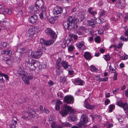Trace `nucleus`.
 <instances>
[{
	"instance_id": "f257e3e1",
	"label": "nucleus",
	"mask_w": 128,
	"mask_h": 128,
	"mask_svg": "<svg viewBox=\"0 0 128 128\" xmlns=\"http://www.w3.org/2000/svg\"><path fill=\"white\" fill-rule=\"evenodd\" d=\"M78 21V19L74 18L72 16H69L67 21L64 22V26L67 29H76L77 28V24Z\"/></svg>"
},
{
	"instance_id": "f03ea898",
	"label": "nucleus",
	"mask_w": 128,
	"mask_h": 128,
	"mask_svg": "<svg viewBox=\"0 0 128 128\" xmlns=\"http://www.w3.org/2000/svg\"><path fill=\"white\" fill-rule=\"evenodd\" d=\"M69 112H74V109L67 104H64L63 106V109L60 112V113L62 116H64L67 115Z\"/></svg>"
},
{
	"instance_id": "7ed1b4c3",
	"label": "nucleus",
	"mask_w": 128,
	"mask_h": 128,
	"mask_svg": "<svg viewBox=\"0 0 128 128\" xmlns=\"http://www.w3.org/2000/svg\"><path fill=\"white\" fill-rule=\"evenodd\" d=\"M42 0H36V2L35 6L34 5H31L28 7V11L29 13L34 14L38 10L39 6L40 5L38 6V4L39 2H40L42 4Z\"/></svg>"
},
{
	"instance_id": "20e7f679",
	"label": "nucleus",
	"mask_w": 128,
	"mask_h": 128,
	"mask_svg": "<svg viewBox=\"0 0 128 128\" xmlns=\"http://www.w3.org/2000/svg\"><path fill=\"white\" fill-rule=\"evenodd\" d=\"M87 116L86 114H83L81 116L80 122L76 124V125L80 127H82L88 122Z\"/></svg>"
},
{
	"instance_id": "39448f33",
	"label": "nucleus",
	"mask_w": 128,
	"mask_h": 128,
	"mask_svg": "<svg viewBox=\"0 0 128 128\" xmlns=\"http://www.w3.org/2000/svg\"><path fill=\"white\" fill-rule=\"evenodd\" d=\"M33 78V76L32 73L27 74L26 75H24L22 78L23 80L27 84H28L30 83L29 80Z\"/></svg>"
},
{
	"instance_id": "423d86ee",
	"label": "nucleus",
	"mask_w": 128,
	"mask_h": 128,
	"mask_svg": "<svg viewBox=\"0 0 128 128\" xmlns=\"http://www.w3.org/2000/svg\"><path fill=\"white\" fill-rule=\"evenodd\" d=\"M45 33L47 34L50 35L52 38H55L57 37L55 32L52 31L50 28H46L45 30Z\"/></svg>"
},
{
	"instance_id": "0eeeda50",
	"label": "nucleus",
	"mask_w": 128,
	"mask_h": 128,
	"mask_svg": "<svg viewBox=\"0 0 128 128\" xmlns=\"http://www.w3.org/2000/svg\"><path fill=\"white\" fill-rule=\"evenodd\" d=\"M40 42L42 45L49 46L52 44L54 42L53 40H46L43 38L40 40Z\"/></svg>"
},
{
	"instance_id": "6e6552de",
	"label": "nucleus",
	"mask_w": 128,
	"mask_h": 128,
	"mask_svg": "<svg viewBox=\"0 0 128 128\" xmlns=\"http://www.w3.org/2000/svg\"><path fill=\"white\" fill-rule=\"evenodd\" d=\"M74 98L72 96H67L64 97V102L68 104H72L74 102Z\"/></svg>"
},
{
	"instance_id": "1a4fd4ad",
	"label": "nucleus",
	"mask_w": 128,
	"mask_h": 128,
	"mask_svg": "<svg viewBox=\"0 0 128 128\" xmlns=\"http://www.w3.org/2000/svg\"><path fill=\"white\" fill-rule=\"evenodd\" d=\"M42 52L41 51L39 50L37 51L31 53L32 57L36 58L40 57L42 56Z\"/></svg>"
},
{
	"instance_id": "9d476101",
	"label": "nucleus",
	"mask_w": 128,
	"mask_h": 128,
	"mask_svg": "<svg viewBox=\"0 0 128 128\" xmlns=\"http://www.w3.org/2000/svg\"><path fill=\"white\" fill-rule=\"evenodd\" d=\"M36 113H34V114H32L29 113L28 112H26L25 113V115L22 116L23 118L24 119H27L28 120H30L32 118H34L36 115Z\"/></svg>"
},
{
	"instance_id": "9b49d317",
	"label": "nucleus",
	"mask_w": 128,
	"mask_h": 128,
	"mask_svg": "<svg viewBox=\"0 0 128 128\" xmlns=\"http://www.w3.org/2000/svg\"><path fill=\"white\" fill-rule=\"evenodd\" d=\"M62 8L60 7H56L53 10V12L55 15H57L62 13Z\"/></svg>"
},
{
	"instance_id": "f8f14e48",
	"label": "nucleus",
	"mask_w": 128,
	"mask_h": 128,
	"mask_svg": "<svg viewBox=\"0 0 128 128\" xmlns=\"http://www.w3.org/2000/svg\"><path fill=\"white\" fill-rule=\"evenodd\" d=\"M37 19V16L36 14H33L29 17L28 18V21L29 22L33 24L36 22Z\"/></svg>"
},
{
	"instance_id": "ddd939ff",
	"label": "nucleus",
	"mask_w": 128,
	"mask_h": 128,
	"mask_svg": "<svg viewBox=\"0 0 128 128\" xmlns=\"http://www.w3.org/2000/svg\"><path fill=\"white\" fill-rule=\"evenodd\" d=\"M26 61L32 65H34V66L36 68L37 66H36V64L39 63L38 62H36L35 60H34L31 58H28L26 59Z\"/></svg>"
},
{
	"instance_id": "4468645a",
	"label": "nucleus",
	"mask_w": 128,
	"mask_h": 128,
	"mask_svg": "<svg viewBox=\"0 0 128 128\" xmlns=\"http://www.w3.org/2000/svg\"><path fill=\"white\" fill-rule=\"evenodd\" d=\"M3 60L6 61V64L9 65L11 64L14 62V58L12 57H10L9 58H8L4 57Z\"/></svg>"
},
{
	"instance_id": "2eb2a0df",
	"label": "nucleus",
	"mask_w": 128,
	"mask_h": 128,
	"mask_svg": "<svg viewBox=\"0 0 128 128\" xmlns=\"http://www.w3.org/2000/svg\"><path fill=\"white\" fill-rule=\"evenodd\" d=\"M17 120V118L15 117L12 118L11 123L10 124L11 128H16Z\"/></svg>"
},
{
	"instance_id": "dca6fc26",
	"label": "nucleus",
	"mask_w": 128,
	"mask_h": 128,
	"mask_svg": "<svg viewBox=\"0 0 128 128\" xmlns=\"http://www.w3.org/2000/svg\"><path fill=\"white\" fill-rule=\"evenodd\" d=\"M61 66L64 67V68L65 70H67V68H71L72 66L68 64V62L66 61H63L61 62Z\"/></svg>"
},
{
	"instance_id": "f3484780",
	"label": "nucleus",
	"mask_w": 128,
	"mask_h": 128,
	"mask_svg": "<svg viewBox=\"0 0 128 128\" xmlns=\"http://www.w3.org/2000/svg\"><path fill=\"white\" fill-rule=\"evenodd\" d=\"M28 33L29 34V36L30 37H32L36 33L33 26H32L29 28L28 31Z\"/></svg>"
},
{
	"instance_id": "a211bd4d",
	"label": "nucleus",
	"mask_w": 128,
	"mask_h": 128,
	"mask_svg": "<svg viewBox=\"0 0 128 128\" xmlns=\"http://www.w3.org/2000/svg\"><path fill=\"white\" fill-rule=\"evenodd\" d=\"M12 51L8 49L7 50L6 49H4L1 52V53L2 54H5L9 56L12 55Z\"/></svg>"
},
{
	"instance_id": "6ab92c4d",
	"label": "nucleus",
	"mask_w": 128,
	"mask_h": 128,
	"mask_svg": "<svg viewBox=\"0 0 128 128\" xmlns=\"http://www.w3.org/2000/svg\"><path fill=\"white\" fill-rule=\"evenodd\" d=\"M117 104L119 106L122 108L123 109H125L126 108L128 107L127 104V103L124 104L120 100L117 102Z\"/></svg>"
},
{
	"instance_id": "aec40b11",
	"label": "nucleus",
	"mask_w": 128,
	"mask_h": 128,
	"mask_svg": "<svg viewBox=\"0 0 128 128\" xmlns=\"http://www.w3.org/2000/svg\"><path fill=\"white\" fill-rule=\"evenodd\" d=\"M84 105L85 108L89 109H92L94 108L93 106H91L89 104L87 100V99H86L84 102Z\"/></svg>"
},
{
	"instance_id": "412c9836",
	"label": "nucleus",
	"mask_w": 128,
	"mask_h": 128,
	"mask_svg": "<svg viewBox=\"0 0 128 128\" xmlns=\"http://www.w3.org/2000/svg\"><path fill=\"white\" fill-rule=\"evenodd\" d=\"M76 45L80 49H82V47L84 46V42L83 41L78 42L76 44Z\"/></svg>"
},
{
	"instance_id": "4be33fe9",
	"label": "nucleus",
	"mask_w": 128,
	"mask_h": 128,
	"mask_svg": "<svg viewBox=\"0 0 128 128\" xmlns=\"http://www.w3.org/2000/svg\"><path fill=\"white\" fill-rule=\"evenodd\" d=\"M84 56L85 59L87 60L90 59L92 58V56L90 54L89 52H86L84 53Z\"/></svg>"
},
{
	"instance_id": "5701e85b",
	"label": "nucleus",
	"mask_w": 128,
	"mask_h": 128,
	"mask_svg": "<svg viewBox=\"0 0 128 128\" xmlns=\"http://www.w3.org/2000/svg\"><path fill=\"white\" fill-rule=\"evenodd\" d=\"M18 73L20 76H21L22 77L27 74L26 72L24 71L22 69L20 68L18 71Z\"/></svg>"
},
{
	"instance_id": "b1692460",
	"label": "nucleus",
	"mask_w": 128,
	"mask_h": 128,
	"mask_svg": "<svg viewBox=\"0 0 128 128\" xmlns=\"http://www.w3.org/2000/svg\"><path fill=\"white\" fill-rule=\"evenodd\" d=\"M74 83L76 85H82L84 82L81 80L76 79L74 80Z\"/></svg>"
},
{
	"instance_id": "393cba45",
	"label": "nucleus",
	"mask_w": 128,
	"mask_h": 128,
	"mask_svg": "<svg viewBox=\"0 0 128 128\" xmlns=\"http://www.w3.org/2000/svg\"><path fill=\"white\" fill-rule=\"evenodd\" d=\"M87 22L89 25L92 26V28H94L95 27L94 26L96 23V22L94 20L92 19L90 20H88Z\"/></svg>"
},
{
	"instance_id": "a878e982",
	"label": "nucleus",
	"mask_w": 128,
	"mask_h": 128,
	"mask_svg": "<svg viewBox=\"0 0 128 128\" xmlns=\"http://www.w3.org/2000/svg\"><path fill=\"white\" fill-rule=\"evenodd\" d=\"M116 6L117 7H120L122 8H124L125 5L122 6V4L120 0H118L116 4Z\"/></svg>"
},
{
	"instance_id": "bb28decb",
	"label": "nucleus",
	"mask_w": 128,
	"mask_h": 128,
	"mask_svg": "<svg viewBox=\"0 0 128 128\" xmlns=\"http://www.w3.org/2000/svg\"><path fill=\"white\" fill-rule=\"evenodd\" d=\"M61 59L60 58L59 59L57 60L56 64V67L58 69H60L61 68V66L59 65V64L61 61Z\"/></svg>"
},
{
	"instance_id": "cd10ccee",
	"label": "nucleus",
	"mask_w": 128,
	"mask_h": 128,
	"mask_svg": "<svg viewBox=\"0 0 128 128\" xmlns=\"http://www.w3.org/2000/svg\"><path fill=\"white\" fill-rule=\"evenodd\" d=\"M5 19L4 15L2 13H0V22H4V20Z\"/></svg>"
},
{
	"instance_id": "c85d7f7f",
	"label": "nucleus",
	"mask_w": 128,
	"mask_h": 128,
	"mask_svg": "<svg viewBox=\"0 0 128 128\" xmlns=\"http://www.w3.org/2000/svg\"><path fill=\"white\" fill-rule=\"evenodd\" d=\"M103 58L106 61L110 60V57L109 54H107L104 56Z\"/></svg>"
},
{
	"instance_id": "c756f323",
	"label": "nucleus",
	"mask_w": 128,
	"mask_h": 128,
	"mask_svg": "<svg viewBox=\"0 0 128 128\" xmlns=\"http://www.w3.org/2000/svg\"><path fill=\"white\" fill-rule=\"evenodd\" d=\"M46 14H45L44 12H42L39 14V16L40 18L41 19H43L44 17L45 18L46 17Z\"/></svg>"
},
{
	"instance_id": "7c9ffc66",
	"label": "nucleus",
	"mask_w": 128,
	"mask_h": 128,
	"mask_svg": "<svg viewBox=\"0 0 128 128\" xmlns=\"http://www.w3.org/2000/svg\"><path fill=\"white\" fill-rule=\"evenodd\" d=\"M63 70L62 69H58L56 71V75H59L61 74L63 72Z\"/></svg>"
},
{
	"instance_id": "2f4dec72",
	"label": "nucleus",
	"mask_w": 128,
	"mask_h": 128,
	"mask_svg": "<svg viewBox=\"0 0 128 128\" xmlns=\"http://www.w3.org/2000/svg\"><path fill=\"white\" fill-rule=\"evenodd\" d=\"M56 18V17H55L50 18L49 20L51 24H53L55 22V20Z\"/></svg>"
},
{
	"instance_id": "473e14b6",
	"label": "nucleus",
	"mask_w": 128,
	"mask_h": 128,
	"mask_svg": "<svg viewBox=\"0 0 128 128\" xmlns=\"http://www.w3.org/2000/svg\"><path fill=\"white\" fill-rule=\"evenodd\" d=\"M62 125L63 126L69 127L71 126L72 125L69 123L66 122L63 123L62 124Z\"/></svg>"
},
{
	"instance_id": "72a5a7b5",
	"label": "nucleus",
	"mask_w": 128,
	"mask_h": 128,
	"mask_svg": "<svg viewBox=\"0 0 128 128\" xmlns=\"http://www.w3.org/2000/svg\"><path fill=\"white\" fill-rule=\"evenodd\" d=\"M128 58V55L125 54L124 56H121L120 57V59L122 60H126Z\"/></svg>"
},
{
	"instance_id": "f704fd0d",
	"label": "nucleus",
	"mask_w": 128,
	"mask_h": 128,
	"mask_svg": "<svg viewBox=\"0 0 128 128\" xmlns=\"http://www.w3.org/2000/svg\"><path fill=\"white\" fill-rule=\"evenodd\" d=\"M70 118L72 122H74L77 120L76 116L73 115L70 116Z\"/></svg>"
},
{
	"instance_id": "c9c22d12",
	"label": "nucleus",
	"mask_w": 128,
	"mask_h": 128,
	"mask_svg": "<svg viewBox=\"0 0 128 128\" xmlns=\"http://www.w3.org/2000/svg\"><path fill=\"white\" fill-rule=\"evenodd\" d=\"M92 8H88V11L89 12V13L93 15L94 16L95 14H96V12H91V10L92 9Z\"/></svg>"
},
{
	"instance_id": "e433bc0d",
	"label": "nucleus",
	"mask_w": 128,
	"mask_h": 128,
	"mask_svg": "<svg viewBox=\"0 0 128 128\" xmlns=\"http://www.w3.org/2000/svg\"><path fill=\"white\" fill-rule=\"evenodd\" d=\"M107 12L103 10L100 14V17H101L103 16H105L107 15Z\"/></svg>"
},
{
	"instance_id": "4c0bfd02",
	"label": "nucleus",
	"mask_w": 128,
	"mask_h": 128,
	"mask_svg": "<svg viewBox=\"0 0 128 128\" xmlns=\"http://www.w3.org/2000/svg\"><path fill=\"white\" fill-rule=\"evenodd\" d=\"M34 28L36 33L38 32L40 30V29L38 26H34Z\"/></svg>"
},
{
	"instance_id": "58836bf2",
	"label": "nucleus",
	"mask_w": 128,
	"mask_h": 128,
	"mask_svg": "<svg viewBox=\"0 0 128 128\" xmlns=\"http://www.w3.org/2000/svg\"><path fill=\"white\" fill-rule=\"evenodd\" d=\"M114 106L112 105L111 104L110 106L109 112H112V110L114 109Z\"/></svg>"
},
{
	"instance_id": "ea45409f",
	"label": "nucleus",
	"mask_w": 128,
	"mask_h": 128,
	"mask_svg": "<svg viewBox=\"0 0 128 128\" xmlns=\"http://www.w3.org/2000/svg\"><path fill=\"white\" fill-rule=\"evenodd\" d=\"M94 40L95 42L97 43H99L100 41V38L99 36H96Z\"/></svg>"
},
{
	"instance_id": "a19ab883",
	"label": "nucleus",
	"mask_w": 128,
	"mask_h": 128,
	"mask_svg": "<svg viewBox=\"0 0 128 128\" xmlns=\"http://www.w3.org/2000/svg\"><path fill=\"white\" fill-rule=\"evenodd\" d=\"M91 70L93 72H95L97 71V69L93 66L92 65L90 67Z\"/></svg>"
},
{
	"instance_id": "79ce46f5",
	"label": "nucleus",
	"mask_w": 128,
	"mask_h": 128,
	"mask_svg": "<svg viewBox=\"0 0 128 128\" xmlns=\"http://www.w3.org/2000/svg\"><path fill=\"white\" fill-rule=\"evenodd\" d=\"M4 82V80L3 78L2 74L0 72V83H3Z\"/></svg>"
},
{
	"instance_id": "37998d69",
	"label": "nucleus",
	"mask_w": 128,
	"mask_h": 128,
	"mask_svg": "<svg viewBox=\"0 0 128 128\" xmlns=\"http://www.w3.org/2000/svg\"><path fill=\"white\" fill-rule=\"evenodd\" d=\"M57 125L56 124V123L54 122H52L51 126L52 128H56Z\"/></svg>"
},
{
	"instance_id": "c03bdc74",
	"label": "nucleus",
	"mask_w": 128,
	"mask_h": 128,
	"mask_svg": "<svg viewBox=\"0 0 128 128\" xmlns=\"http://www.w3.org/2000/svg\"><path fill=\"white\" fill-rule=\"evenodd\" d=\"M108 80V77H105L104 78H100L99 79V82H102L104 81H106Z\"/></svg>"
},
{
	"instance_id": "a18cd8bd",
	"label": "nucleus",
	"mask_w": 128,
	"mask_h": 128,
	"mask_svg": "<svg viewBox=\"0 0 128 128\" xmlns=\"http://www.w3.org/2000/svg\"><path fill=\"white\" fill-rule=\"evenodd\" d=\"M46 7L44 6L42 7V12H44L45 14H46Z\"/></svg>"
},
{
	"instance_id": "49530a36",
	"label": "nucleus",
	"mask_w": 128,
	"mask_h": 128,
	"mask_svg": "<svg viewBox=\"0 0 128 128\" xmlns=\"http://www.w3.org/2000/svg\"><path fill=\"white\" fill-rule=\"evenodd\" d=\"M5 11L8 14H10L12 12V10L11 9H6Z\"/></svg>"
},
{
	"instance_id": "de8ad7c7",
	"label": "nucleus",
	"mask_w": 128,
	"mask_h": 128,
	"mask_svg": "<svg viewBox=\"0 0 128 128\" xmlns=\"http://www.w3.org/2000/svg\"><path fill=\"white\" fill-rule=\"evenodd\" d=\"M23 14L22 12V10L19 11L17 14V16L19 17L22 16Z\"/></svg>"
},
{
	"instance_id": "09e8293b",
	"label": "nucleus",
	"mask_w": 128,
	"mask_h": 128,
	"mask_svg": "<svg viewBox=\"0 0 128 128\" xmlns=\"http://www.w3.org/2000/svg\"><path fill=\"white\" fill-rule=\"evenodd\" d=\"M98 20L99 22V23L100 24L101 22H105V20L102 18H101L100 19L98 18Z\"/></svg>"
},
{
	"instance_id": "8fccbe9b",
	"label": "nucleus",
	"mask_w": 128,
	"mask_h": 128,
	"mask_svg": "<svg viewBox=\"0 0 128 128\" xmlns=\"http://www.w3.org/2000/svg\"><path fill=\"white\" fill-rule=\"evenodd\" d=\"M110 69L111 71V72L114 73H116V71L115 69L112 68L111 66H109Z\"/></svg>"
},
{
	"instance_id": "3c124183",
	"label": "nucleus",
	"mask_w": 128,
	"mask_h": 128,
	"mask_svg": "<svg viewBox=\"0 0 128 128\" xmlns=\"http://www.w3.org/2000/svg\"><path fill=\"white\" fill-rule=\"evenodd\" d=\"M25 64L26 66L29 68H30V66H32V65H31L30 64H29L26 61H25Z\"/></svg>"
},
{
	"instance_id": "603ef678",
	"label": "nucleus",
	"mask_w": 128,
	"mask_h": 128,
	"mask_svg": "<svg viewBox=\"0 0 128 128\" xmlns=\"http://www.w3.org/2000/svg\"><path fill=\"white\" fill-rule=\"evenodd\" d=\"M18 4L19 6L21 7L23 4L22 2V0H18Z\"/></svg>"
},
{
	"instance_id": "864d4df0",
	"label": "nucleus",
	"mask_w": 128,
	"mask_h": 128,
	"mask_svg": "<svg viewBox=\"0 0 128 128\" xmlns=\"http://www.w3.org/2000/svg\"><path fill=\"white\" fill-rule=\"evenodd\" d=\"M74 47L73 46H70L68 48V50L69 51L71 52L74 49Z\"/></svg>"
},
{
	"instance_id": "5fc2aeb1",
	"label": "nucleus",
	"mask_w": 128,
	"mask_h": 128,
	"mask_svg": "<svg viewBox=\"0 0 128 128\" xmlns=\"http://www.w3.org/2000/svg\"><path fill=\"white\" fill-rule=\"evenodd\" d=\"M62 102L59 100H57V102H56V104H58V106H60V104H62Z\"/></svg>"
},
{
	"instance_id": "6e6d98bb",
	"label": "nucleus",
	"mask_w": 128,
	"mask_h": 128,
	"mask_svg": "<svg viewBox=\"0 0 128 128\" xmlns=\"http://www.w3.org/2000/svg\"><path fill=\"white\" fill-rule=\"evenodd\" d=\"M120 39L123 41H127L128 40L127 38H125L124 36H122L120 37Z\"/></svg>"
},
{
	"instance_id": "4d7b16f0",
	"label": "nucleus",
	"mask_w": 128,
	"mask_h": 128,
	"mask_svg": "<svg viewBox=\"0 0 128 128\" xmlns=\"http://www.w3.org/2000/svg\"><path fill=\"white\" fill-rule=\"evenodd\" d=\"M79 28L80 30H85L86 29V28L85 27L82 26H80Z\"/></svg>"
},
{
	"instance_id": "13d9d810",
	"label": "nucleus",
	"mask_w": 128,
	"mask_h": 128,
	"mask_svg": "<svg viewBox=\"0 0 128 128\" xmlns=\"http://www.w3.org/2000/svg\"><path fill=\"white\" fill-rule=\"evenodd\" d=\"M2 76H3L6 80H8V75L4 74H2Z\"/></svg>"
},
{
	"instance_id": "bf43d9fd",
	"label": "nucleus",
	"mask_w": 128,
	"mask_h": 128,
	"mask_svg": "<svg viewBox=\"0 0 128 128\" xmlns=\"http://www.w3.org/2000/svg\"><path fill=\"white\" fill-rule=\"evenodd\" d=\"M98 33L99 34H103V31L102 29H100L98 31Z\"/></svg>"
},
{
	"instance_id": "052dcab7",
	"label": "nucleus",
	"mask_w": 128,
	"mask_h": 128,
	"mask_svg": "<svg viewBox=\"0 0 128 128\" xmlns=\"http://www.w3.org/2000/svg\"><path fill=\"white\" fill-rule=\"evenodd\" d=\"M122 43H120L119 44L118 46L116 45V48H121L122 45Z\"/></svg>"
},
{
	"instance_id": "680f3d73",
	"label": "nucleus",
	"mask_w": 128,
	"mask_h": 128,
	"mask_svg": "<svg viewBox=\"0 0 128 128\" xmlns=\"http://www.w3.org/2000/svg\"><path fill=\"white\" fill-rule=\"evenodd\" d=\"M118 74L117 73H115L114 77H113V80H116L117 79V75Z\"/></svg>"
},
{
	"instance_id": "e2e57ef3",
	"label": "nucleus",
	"mask_w": 128,
	"mask_h": 128,
	"mask_svg": "<svg viewBox=\"0 0 128 128\" xmlns=\"http://www.w3.org/2000/svg\"><path fill=\"white\" fill-rule=\"evenodd\" d=\"M1 45L4 48L6 47V43L5 42H2L1 43Z\"/></svg>"
},
{
	"instance_id": "0e129e2a",
	"label": "nucleus",
	"mask_w": 128,
	"mask_h": 128,
	"mask_svg": "<svg viewBox=\"0 0 128 128\" xmlns=\"http://www.w3.org/2000/svg\"><path fill=\"white\" fill-rule=\"evenodd\" d=\"M110 102V100L108 99H107L105 101V104L106 105H107Z\"/></svg>"
},
{
	"instance_id": "69168bd1",
	"label": "nucleus",
	"mask_w": 128,
	"mask_h": 128,
	"mask_svg": "<svg viewBox=\"0 0 128 128\" xmlns=\"http://www.w3.org/2000/svg\"><path fill=\"white\" fill-rule=\"evenodd\" d=\"M80 18H81V21H83L84 19L85 18V17L84 16V14H82V15L81 16H80Z\"/></svg>"
},
{
	"instance_id": "338daca9",
	"label": "nucleus",
	"mask_w": 128,
	"mask_h": 128,
	"mask_svg": "<svg viewBox=\"0 0 128 128\" xmlns=\"http://www.w3.org/2000/svg\"><path fill=\"white\" fill-rule=\"evenodd\" d=\"M62 81L63 82H65L66 81V79L65 77H62L61 78Z\"/></svg>"
},
{
	"instance_id": "774afa93",
	"label": "nucleus",
	"mask_w": 128,
	"mask_h": 128,
	"mask_svg": "<svg viewBox=\"0 0 128 128\" xmlns=\"http://www.w3.org/2000/svg\"><path fill=\"white\" fill-rule=\"evenodd\" d=\"M103 29L105 30H107L108 29V26L107 25H105L103 26Z\"/></svg>"
}]
</instances>
